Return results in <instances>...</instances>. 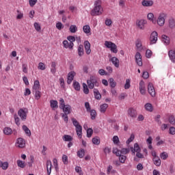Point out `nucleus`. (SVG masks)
Here are the masks:
<instances>
[{
    "mask_svg": "<svg viewBox=\"0 0 175 175\" xmlns=\"http://www.w3.org/2000/svg\"><path fill=\"white\" fill-rule=\"evenodd\" d=\"M110 61L112 62L113 65L116 66V68L120 67V60L117 57H113L110 59Z\"/></svg>",
    "mask_w": 175,
    "mask_h": 175,
    "instance_id": "a211bd4d",
    "label": "nucleus"
},
{
    "mask_svg": "<svg viewBox=\"0 0 175 175\" xmlns=\"http://www.w3.org/2000/svg\"><path fill=\"white\" fill-rule=\"evenodd\" d=\"M168 157H169V155L167 154V153L166 152H163L162 153L160 154V158L161 159H163L164 161L167 159Z\"/></svg>",
    "mask_w": 175,
    "mask_h": 175,
    "instance_id": "5fc2aeb1",
    "label": "nucleus"
},
{
    "mask_svg": "<svg viewBox=\"0 0 175 175\" xmlns=\"http://www.w3.org/2000/svg\"><path fill=\"white\" fill-rule=\"evenodd\" d=\"M63 46L64 49H70V50H72L73 48H70V42L69 43L68 40L63 41Z\"/></svg>",
    "mask_w": 175,
    "mask_h": 175,
    "instance_id": "49530a36",
    "label": "nucleus"
},
{
    "mask_svg": "<svg viewBox=\"0 0 175 175\" xmlns=\"http://www.w3.org/2000/svg\"><path fill=\"white\" fill-rule=\"evenodd\" d=\"M53 166V164L51 163V161L47 160L46 161V170H47V174L50 175L51 174V167Z\"/></svg>",
    "mask_w": 175,
    "mask_h": 175,
    "instance_id": "5701e85b",
    "label": "nucleus"
},
{
    "mask_svg": "<svg viewBox=\"0 0 175 175\" xmlns=\"http://www.w3.org/2000/svg\"><path fill=\"white\" fill-rule=\"evenodd\" d=\"M142 5L146 8H148V7L152 6V5H154V1H152V0L142 1Z\"/></svg>",
    "mask_w": 175,
    "mask_h": 175,
    "instance_id": "6ab92c4d",
    "label": "nucleus"
},
{
    "mask_svg": "<svg viewBox=\"0 0 175 175\" xmlns=\"http://www.w3.org/2000/svg\"><path fill=\"white\" fill-rule=\"evenodd\" d=\"M61 109L64 112V114H70L72 107L70 105H66Z\"/></svg>",
    "mask_w": 175,
    "mask_h": 175,
    "instance_id": "dca6fc26",
    "label": "nucleus"
},
{
    "mask_svg": "<svg viewBox=\"0 0 175 175\" xmlns=\"http://www.w3.org/2000/svg\"><path fill=\"white\" fill-rule=\"evenodd\" d=\"M168 56L170 61L175 64V48L168 51Z\"/></svg>",
    "mask_w": 175,
    "mask_h": 175,
    "instance_id": "f8f14e48",
    "label": "nucleus"
},
{
    "mask_svg": "<svg viewBox=\"0 0 175 175\" xmlns=\"http://www.w3.org/2000/svg\"><path fill=\"white\" fill-rule=\"evenodd\" d=\"M130 151L129 148H122L120 150L118 148H113V153L116 155H126V154H129Z\"/></svg>",
    "mask_w": 175,
    "mask_h": 175,
    "instance_id": "20e7f679",
    "label": "nucleus"
},
{
    "mask_svg": "<svg viewBox=\"0 0 175 175\" xmlns=\"http://www.w3.org/2000/svg\"><path fill=\"white\" fill-rule=\"evenodd\" d=\"M90 116H91V118L92 120H95V118H96V111H95L94 109H90Z\"/></svg>",
    "mask_w": 175,
    "mask_h": 175,
    "instance_id": "864d4df0",
    "label": "nucleus"
},
{
    "mask_svg": "<svg viewBox=\"0 0 175 175\" xmlns=\"http://www.w3.org/2000/svg\"><path fill=\"white\" fill-rule=\"evenodd\" d=\"M110 50L112 53H114L115 54H117V53L118 52V50H117V45H116V44L112 46Z\"/></svg>",
    "mask_w": 175,
    "mask_h": 175,
    "instance_id": "052dcab7",
    "label": "nucleus"
},
{
    "mask_svg": "<svg viewBox=\"0 0 175 175\" xmlns=\"http://www.w3.org/2000/svg\"><path fill=\"white\" fill-rule=\"evenodd\" d=\"M34 28L35 29L39 32V31H40V29H42V28L40 27V25H39V23H34Z\"/></svg>",
    "mask_w": 175,
    "mask_h": 175,
    "instance_id": "69168bd1",
    "label": "nucleus"
},
{
    "mask_svg": "<svg viewBox=\"0 0 175 175\" xmlns=\"http://www.w3.org/2000/svg\"><path fill=\"white\" fill-rule=\"evenodd\" d=\"M116 157H119V161L120 163H125V161H126V156L124 154H119L116 155Z\"/></svg>",
    "mask_w": 175,
    "mask_h": 175,
    "instance_id": "e433bc0d",
    "label": "nucleus"
},
{
    "mask_svg": "<svg viewBox=\"0 0 175 175\" xmlns=\"http://www.w3.org/2000/svg\"><path fill=\"white\" fill-rule=\"evenodd\" d=\"M33 93L34 94L35 99H36L37 100H39V98L42 96L40 91L34 90L33 91Z\"/></svg>",
    "mask_w": 175,
    "mask_h": 175,
    "instance_id": "c9c22d12",
    "label": "nucleus"
},
{
    "mask_svg": "<svg viewBox=\"0 0 175 175\" xmlns=\"http://www.w3.org/2000/svg\"><path fill=\"white\" fill-rule=\"evenodd\" d=\"M40 89V83L38 80L34 81V84L33 86V91H39Z\"/></svg>",
    "mask_w": 175,
    "mask_h": 175,
    "instance_id": "7c9ffc66",
    "label": "nucleus"
},
{
    "mask_svg": "<svg viewBox=\"0 0 175 175\" xmlns=\"http://www.w3.org/2000/svg\"><path fill=\"white\" fill-rule=\"evenodd\" d=\"M14 121H15V124L18 126H20V118H18V116L15 114L14 116Z\"/></svg>",
    "mask_w": 175,
    "mask_h": 175,
    "instance_id": "4d7b16f0",
    "label": "nucleus"
},
{
    "mask_svg": "<svg viewBox=\"0 0 175 175\" xmlns=\"http://www.w3.org/2000/svg\"><path fill=\"white\" fill-rule=\"evenodd\" d=\"M152 161L155 166H161V159H159V157H153Z\"/></svg>",
    "mask_w": 175,
    "mask_h": 175,
    "instance_id": "2f4dec72",
    "label": "nucleus"
},
{
    "mask_svg": "<svg viewBox=\"0 0 175 175\" xmlns=\"http://www.w3.org/2000/svg\"><path fill=\"white\" fill-rule=\"evenodd\" d=\"M147 22L144 20H140L137 21V25L139 29H144V25H146V23Z\"/></svg>",
    "mask_w": 175,
    "mask_h": 175,
    "instance_id": "412c9836",
    "label": "nucleus"
},
{
    "mask_svg": "<svg viewBox=\"0 0 175 175\" xmlns=\"http://www.w3.org/2000/svg\"><path fill=\"white\" fill-rule=\"evenodd\" d=\"M109 85L111 88H115L116 85H117V83L114 81V79L110 78L109 79Z\"/></svg>",
    "mask_w": 175,
    "mask_h": 175,
    "instance_id": "a18cd8bd",
    "label": "nucleus"
},
{
    "mask_svg": "<svg viewBox=\"0 0 175 175\" xmlns=\"http://www.w3.org/2000/svg\"><path fill=\"white\" fill-rule=\"evenodd\" d=\"M77 51H78V55L79 57H83V55H84V46H83V44H80L78 46Z\"/></svg>",
    "mask_w": 175,
    "mask_h": 175,
    "instance_id": "bb28decb",
    "label": "nucleus"
},
{
    "mask_svg": "<svg viewBox=\"0 0 175 175\" xmlns=\"http://www.w3.org/2000/svg\"><path fill=\"white\" fill-rule=\"evenodd\" d=\"M144 108L146 110V111H150V113L152 111H153V110H154V107H152V104H151L150 103H147L146 104H145Z\"/></svg>",
    "mask_w": 175,
    "mask_h": 175,
    "instance_id": "cd10ccee",
    "label": "nucleus"
},
{
    "mask_svg": "<svg viewBox=\"0 0 175 175\" xmlns=\"http://www.w3.org/2000/svg\"><path fill=\"white\" fill-rule=\"evenodd\" d=\"M72 85L75 91H80V83L79 82L75 81Z\"/></svg>",
    "mask_w": 175,
    "mask_h": 175,
    "instance_id": "79ce46f5",
    "label": "nucleus"
},
{
    "mask_svg": "<svg viewBox=\"0 0 175 175\" xmlns=\"http://www.w3.org/2000/svg\"><path fill=\"white\" fill-rule=\"evenodd\" d=\"M92 142L93 144H95L96 146H99V144H100V139L98 137L92 138Z\"/></svg>",
    "mask_w": 175,
    "mask_h": 175,
    "instance_id": "4c0bfd02",
    "label": "nucleus"
},
{
    "mask_svg": "<svg viewBox=\"0 0 175 175\" xmlns=\"http://www.w3.org/2000/svg\"><path fill=\"white\" fill-rule=\"evenodd\" d=\"M64 106H66V105H65V100H64V98H60L59 99V109H62V107H64Z\"/></svg>",
    "mask_w": 175,
    "mask_h": 175,
    "instance_id": "680f3d73",
    "label": "nucleus"
},
{
    "mask_svg": "<svg viewBox=\"0 0 175 175\" xmlns=\"http://www.w3.org/2000/svg\"><path fill=\"white\" fill-rule=\"evenodd\" d=\"M169 122L172 125H175V118H174V116H170V118H169Z\"/></svg>",
    "mask_w": 175,
    "mask_h": 175,
    "instance_id": "0e129e2a",
    "label": "nucleus"
},
{
    "mask_svg": "<svg viewBox=\"0 0 175 175\" xmlns=\"http://www.w3.org/2000/svg\"><path fill=\"white\" fill-rule=\"evenodd\" d=\"M28 114V109L22 108L18 111V116L20 117L22 121L27 120V116Z\"/></svg>",
    "mask_w": 175,
    "mask_h": 175,
    "instance_id": "7ed1b4c3",
    "label": "nucleus"
},
{
    "mask_svg": "<svg viewBox=\"0 0 175 175\" xmlns=\"http://www.w3.org/2000/svg\"><path fill=\"white\" fill-rule=\"evenodd\" d=\"M84 48L85 50V53L88 55L91 54V44L88 40L84 42Z\"/></svg>",
    "mask_w": 175,
    "mask_h": 175,
    "instance_id": "ddd939ff",
    "label": "nucleus"
},
{
    "mask_svg": "<svg viewBox=\"0 0 175 175\" xmlns=\"http://www.w3.org/2000/svg\"><path fill=\"white\" fill-rule=\"evenodd\" d=\"M139 92L142 95H146V83L144 81L139 82Z\"/></svg>",
    "mask_w": 175,
    "mask_h": 175,
    "instance_id": "9b49d317",
    "label": "nucleus"
},
{
    "mask_svg": "<svg viewBox=\"0 0 175 175\" xmlns=\"http://www.w3.org/2000/svg\"><path fill=\"white\" fill-rule=\"evenodd\" d=\"M135 61L139 66H142V65H143V62L142 61V55L139 52H137L135 54Z\"/></svg>",
    "mask_w": 175,
    "mask_h": 175,
    "instance_id": "4468645a",
    "label": "nucleus"
},
{
    "mask_svg": "<svg viewBox=\"0 0 175 175\" xmlns=\"http://www.w3.org/2000/svg\"><path fill=\"white\" fill-rule=\"evenodd\" d=\"M23 130L24 131L25 133H26L27 136H29V137H30L31 135V130H29V129H28V127L25 125L23 126Z\"/></svg>",
    "mask_w": 175,
    "mask_h": 175,
    "instance_id": "f704fd0d",
    "label": "nucleus"
},
{
    "mask_svg": "<svg viewBox=\"0 0 175 175\" xmlns=\"http://www.w3.org/2000/svg\"><path fill=\"white\" fill-rule=\"evenodd\" d=\"M0 167H1L3 170H8L9 167V163L8 161L3 162L0 161Z\"/></svg>",
    "mask_w": 175,
    "mask_h": 175,
    "instance_id": "393cba45",
    "label": "nucleus"
},
{
    "mask_svg": "<svg viewBox=\"0 0 175 175\" xmlns=\"http://www.w3.org/2000/svg\"><path fill=\"white\" fill-rule=\"evenodd\" d=\"M83 32L87 35H91V27L90 25H86L83 27Z\"/></svg>",
    "mask_w": 175,
    "mask_h": 175,
    "instance_id": "c756f323",
    "label": "nucleus"
},
{
    "mask_svg": "<svg viewBox=\"0 0 175 175\" xmlns=\"http://www.w3.org/2000/svg\"><path fill=\"white\" fill-rule=\"evenodd\" d=\"M127 117L129 118H136L137 117V112L133 107H130L127 110Z\"/></svg>",
    "mask_w": 175,
    "mask_h": 175,
    "instance_id": "39448f33",
    "label": "nucleus"
},
{
    "mask_svg": "<svg viewBox=\"0 0 175 175\" xmlns=\"http://www.w3.org/2000/svg\"><path fill=\"white\" fill-rule=\"evenodd\" d=\"M93 133H94V131L92 130V129H88L87 130V137H91Z\"/></svg>",
    "mask_w": 175,
    "mask_h": 175,
    "instance_id": "e2e57ef3",
    "label": "nucleus"
},
{
    "mask_svg": "<svg viewBox=\"0 0 175 175\" xmlns=\"http://www.w3.org/2000/svg\"><path fill=\"white\" fill-rule=\"evenodd\" d=\"M129 88H131V80L126 79V83L124 84V89L129 90Z\"/></svg>",
    "mask_w": 175,
    "mask_h": 175,
    "instance_id": "6e6d98bb",
    "label": "nucleus"
},
{
    "mask_svg": "<svg viewBox=\"0 0 175 175\" xmlns=\"http://www.w3.org/2000/svg\"><path fill=\"white\" fill-rule=\"evenodd\" d=\"M38 69L40 70H46V64L43 62H40L38 64Z\"/></svg>",
    "mask_w": 175,
    "mask_h": 175,
    "instance_id": "8fccbe9b",
    "label": "nucleus"
},
{
    "mask_svg": "<svg viewBox=\"0 0 175 175\" xmlns=\"http://www.w3.org/2000/svg\"><path fill=\"white\" fill-rule=\"evenodd\" d=\"M100 0H97L94 2V8L92 10V16H100L103 13V8L102 7Z\"/></svg>",
    "mask_w": 175,
    "mask_h": 175,
    "instance_id": "f257e3e1",
    "label": "nucleus"
},
{
    "mask_svg": "<svg viewBox=\"0 0 175 175\" xmlns=\"http://www.w3.org/2000/svg\"><path fill=\"white\" fill-rule=\"evenodd\" d=\"M148 94H150V96H152V98H154L156 95L155 88H154V85L151 82H150L148 85Z\"/></svg>",
    "mask_w": 175,
    "mask_h": 175,
    "instance_id": "0eeeda50",
    "label": "nucleus"
},
{
    "mask_svg": "<svg viewBox=\"0 0 175 175\" xmlns=\"http://www.w3.org/2000/svg\"><path fill=\"white\" fill-rule=\"evenodd\" d=\"M55 66H57L55 62H52L51 65V72L53 75H55V72H57V68H55Z\"/></svg>",
    "mask_w": 175,
    "mask_h": 175,
    "instance_id": "473e14b6",
    "label": "nucleus"
},
{
    "mask_svg": "<svg viewBox=\"0 0 175 175\" xmlns=\"http://www.w3.org/2000/svg\"><path fill=\"white\" fill-rule=\"evenodd\" d=\"M105 46L107 49H111L114 46V43L110 42V41H105Z\"/></svg>",
    "mask_w": 175,
    "mask_h": 175,
    "instance_id": "3c124183",
    "label": "nucleus"
},
{
    "mask_svg": "<svg viewBox=\"0 0 175 175\" xmlns=\"http://www.w3.org/2000/svg\"><path fill=\"white\" fill-rule=\"evenodd\" d=\"M56 28L57 29H59V31H61V29H62L64 28V25H62V23L61 22H58L56 24Z\"/></svg>",
    "mask_w": 175,
    "mask_h": 175,
    "instance_id": "338daca9",
    "label": "nucleus"
},
{
    "mask_svg": "<svg viewBox=\"0 0 175 175\" xmlns=\"http://www.w3.org/2000/svg\"><path fill=\"white\" fill-rule=\"evenodd\" d=\"M16 147L18 148H24L25 147V140L23 138H18L16 142Z\"/></svg>",
    "mask_w": 175,
    "mask_h": 175,
    "instance_id": "6e6552de",
    "label": "nucleus"
},
{
    "mask_svg": "<svg viewBox=\"0 0 175 175\" xmlns=\"http://www.w3.org/2000/svg\"><path fill=\"white\" fill-rule=\"evenodd\" d=\"M3 133L5 135H12V129L10 127L4 128Z\"/></svg>",
    "mask_w": 175,
    "mask_h": 175,
    "instance_id": "603ef678",
    "label": "nucleus"
},
{
    "mask_svg": "<svg viewBox=\"0 0 175 175\" xmlns=\"http://www.w3.org/2000/svg\"><path fill=\"white\" fill-rule=\"evenodd\" d=\"M131 152L135 154V152H140V147L137 143L134 144V148H131Z\"/></svg>",
    "mask_w": 175,
    "mask_h": 175,
    "instance_id": "a878e982",
    "label": "nucleus"
},
{
    "mask_svg": "<svg viewBox=\"0 0 175 175\" xmlns=\"http://www.w3.org/2000/svg\"><path fill=\"white\" fill-rule=\"evenodd\" d=\"M75 76H76V72L75 71H70L68 74L67 83L68 84H72V81H73V79H75Z\"/></svg>",
    "mask_w": 175,
    "mask_h": 175,
    "instance_id": "9d476101",
    "label": "nucleus"
},
{
    "mask_svg": "<svg viewBox=\"0 0 175 175\" xmlns=\"http://www.w3.org/2000/svg\"><path fill=\"white\" fill-rule=\"evenodd\" d=\"M84 155H85V151L84 149H81L77 152V156L79 158H84Z\"/></svg>",
    "mask_w": 175,
    "mask_h": 175,
    "instance_id": "37998d69",
    "label": "nucleus"
},
{
    "mask_svg": "<svg viewBox=\"0 0 175 175\" xmlns=\"http://www.w3.org/2000/svg\"><path fill=\"white\" fill-rule=\"evenodd\" d=\"M70 32H71V33H76V32H77V26H76V25H72L70 27Z\"/></svg>",
    "mask_w": 175,
    "mask_h": 175,
    "instance_id": "de8ad7c7",
    "label": "nucleus"
},
{
    "mask_svg": "<svg viewBox=\"0 0 175 175\" xmlns=\"http://www.w3.org/2000/svg\"><path fill=\"white\" fill-rule=\"evenodd\" d=\"M17 165L18 166V167H21V169H24V167H25L26 166L25 162L21 160H17Z\"/></svg>",
    "mask_w": 175,
    "mask_h": 175,
    "instance_id": "ea45409f",
    "label": "nucleus"
},
{
    "mask_svg": "<svg viewBox=\"0 0 175 175\" xmlns=\"http://www.w3.org/2000/svg\"><path fill=\"white\" fill-rule=\"evenodd\" d=\"M68 40L70 42V48L73 49V46H75V44H73V42H76V38L73 36H70L67 37Z\"/></svg>",
    "mask_w": 175,
    "mask_h": 175,
    "instance_id": "4be33fe9",
    "label": "nucleus"
},
{
    "mask_svg": "<svg viewBox=\"0 0 175 175\" xmlns=\"http://www.w3.org/2000/svg\"><path fill=\"white\" fill-rule=\"evenodd\" d=\"M165 17H166V14L161 13L159 14L157 19V24L159 27H163L165 25Z\"/></svg>",
    "mask_w": 175,
    "mask_h": 175,
    "instance_id": "423d86ee",
    "label": "nucleus"
},
{
    "mask_svg": "<svg viewBox=\"0 0 175 175\" xmlns=\"http://www.w3.org/2000/svg\"><path fill=\"white\" fill-rule=\"evenodd\" d=\"M93 92L94 94V98L98 100H100L102 95H100L99 90L98 89H94Z\"/></svg>",
    "mask_w": 175,
    "mask_h": 175,
    "instance_id": "c85d7f7f",
    "label": "nucleus"
},
{
    "mask_svg": "<svg viewBox=\"0 0 175 175\" xmlns=\"http://www.w3.org/2000/svg\"><path fill=\"white\" fill-rule=\"evenodd\" d=\"M72 122L74 126H75V128H77V126H81L80 123H79V122L77 121V120H76V118H72Z\"/></svg>",
    "mask_w": 175,
    "mask_h": 175,
    "instance_id": "13d9d810",
    "label": "nucleus"
},
{
    "mask_svg": "<svg viewBox=\"0 0 175 175\" xmlns=\"http://www.w3.org/2000/svg\"><path fill=\"white\" fill-rule=\"evenodd\" d=\"M107 107H109V105L105 103L100 106V113H106V110H107Z\"/></svg>",
    "mask_w": 175,
    "mask_h": 175,
    "instance_id": "72a5a7b5",
    "label": "nucleus"
},
{
    "mask_svg": "<svg viewBox=\"0 0 175 175\" xmlns=\"http://www.w3.org/2000/svg\"><path fill=\"white\" fill-rule=\"evenodd\" d=\"M169 133L170 135H175V128L173 126L170 127Z\"/></svg>",
    "mask_w": 175,
    "mask_h": 175,
    "instance_id": "774afa93",
    "label": "nucleus"
},
{
    "mask_svg": "<svg viewBox=\"0 0 175 175\" xmlns=\"http://www.w3.org/2000/svg\"><path fill=\"white\" fill-rule=\"evenodd\" d=\"M50 106L53 110H55L58 107V101L55 100H50Z\"/></svg>",
    "mask_w": 175,
    "mask_h": 175,
    "instance_id": "b1692460",
    "label": "nucleus"
},
{
    "mask_svg": "<svg viewBox=\"0 0 175 175\" xmlns=\"http://www.w3.org/2000/svg\"><path fill=\"white\" fill-rule=\"evenodd\" d=\"M148 19H149L150 21H152L153 24H157V21L154 20V14L152 13L148 14Z\"/></svg>",
    "mask_w": 175,
    "mask_h": 175,
    "instance_id": "a19ab883",
    "label": "nucleus"
},
{
    "mask_svg": "<svg viewBox=\"0 0 175 175\" xmlns=\"http://www.w3.org/2000/svg\"><path fill=\"white\" fill-rule=\"evenodd\" d=\"M169 27L172 29H174L175 28V20L174 18H170L169 19Z\"/></svg>",
    "mask_w": 175,
    "mask_h": 175,
    "instance_id": "58836bf2",
    "label": "nucleus"
},
{
    "mask_svg": "<svg viewBox=\"0 0 175 175\" xmlns=\"http://www.w3.org/2000/svg\"><path fill=\"white\" fill-rule=\"evenodd\" d=\"M135 46L137 51H142V50H143V45L142 44V40L140 39H137L135 41Z\"/></svg>",
    "mask_w": 175,
    "mask_h": 175,
    "instance_id": "aec40b11",
    "label": "nucleus"
},
{
    "mask_svg": "<svg viewBox=\"0 0 175 175\" xmlns=\"http://www.w3.org/2000/svg\"><path fill=\"white\" fill-rule=\"evenodd\" d=\"M112 140L114 144H118L120 143V138L117 135L113 136Z\"/></svg>",
    "mask_w": 175,
    "mask_h": 175,
    "instance_id": "bf43d9fd",
    "label": "nucleus"
},
{
    "mask_svg": "<svg viewBox=\"0 0 175 175\" xmlns=\"http://www.w3.org/2000/svg\"><path fill=\"white\" fill-rule=\"evenodd\" d=\"M161 41L165 46H169V44H170V38L166 35H163L161 36Z\"/></svg>",
    "mask_w": 175,
    "mask_h": 175,
    "instance_id": "2eb2a0df",
    "label": "nucleus"
},
{
    "mask_svg": "<svg viewBox=\"0 0 175 175\" xmlns=\"http://www.w3.org/2000/svg\"><path fill=\"white\" fill-rule=\"evenodd\" d=\"M82 85L84 94L88 95V94H90V89H88V85H87L85 83H83Z\"/></svg>",
    "mask_w": 175,
    "mask_h": 175,
    "instance_id": "c03bdc74",
    "label": "nucleus"
},
{
    "mask_svg": "<svg viewBox=\"0 0 175 175\" xmlns=\"http://www.w3.org/2000/svg\"><path fill=\"white\" fill-rule=\"evenodd\" d=\"M158 40V33L153 31L150 36V44H155Z\"/></svg>",
    "mask_w": 175,
    "mask_h": 175,
    "instance_id": "1a4fd4ad",
    "label": "nucleus"
},
{
    "mask_svg": "<svg viewBox=\"0 0 175 175\" xmlns=\"http://www.w3.org/2000/svg\"><path fill=\"white\" fill-rule=\"evenodd\" d=\"M87 84L90 90H94V87H99V82L98 78L94 75H91L90 79L87 80Z\"/></svg>",
    "mask_w": 175,
    "mask_h": 175,
    "instance_id": "f03ea898",
    "label": "nucleus"
},
{
    "mask_svg": "<svg viewBox=\"0 0 175 175\" xmlns=\"http://www.w3.org/2000/svg\"><path fill=\"white\" fill-rule=\"evenodd\" d=\"M75 131L77 132L78 137H79V139H81V137H83V127L81 126V125L75 127Z\"/></svg>",
    "mask_w": 175,
    "mask_h": 175,
    "instance_id": "f3484780",
    "label": "nucleus"
},
{
    "mask_svg": "<svg viewBox=\"0 0 175 175\" xmlns=\"http://www.w3.org/2000/svg\"><path fill=\"white\" fill-rule=\"evenodd\" d=\"M64 142H72L73 140V137L70 135H65L63 136Z\"/></svg>",
    "mask_w": 175,
    "mask_h": 175,
    "instance_id": "09e8293b",
    "label": "nucleus"
}]
</instances>
